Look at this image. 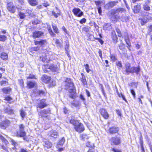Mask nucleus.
<instances>
[{
  "label": "nucleus",
  "mask_w": 152,
  "mask_h": 152,
  "mask_svg": "<svg viewBox=\"0 0 152 152\" xmlns=\"http://www.w3.org/2000/svg\"><path fill=\"white\" fill-rule=\"evenodd\" d=\"M65 89L66 90L68 89L70 93L69 96L70 98L74 99L75 96V87L73 82H72L70 78L66 79L65 81Z\"/></svg>",
  "instance_id": "f257e3e1"
},
{
  "label": "nucleus",
  "mask_w": 152,
  "mask_h": 152,
  "mask_svg": "<svg viewBox=\"0 0 152 152\" xmlns=\"http://www.w3.org/2000/svg\"><path fill=\"white\" fill-rule=\"evenodd\" d=\"M16 8L18 10H21L22 8L21 6H19L18 5L15 7L14 5L13 2H9L7 5V10L11 13H14L16 11Z\"/></svg>",
  "instance_id": "f03ea898"
},
{
  "label": "nucleus",
  "mask_w": 152,
  "mask_h": 152,
  "mask_svg": "<svg viewBox=\"0 0 152 152\" xmlns=\"http://www.w3.org/2000/svg\"><path fill=\"white\" fill-rule=\"evenodd\" d=\"M50 113V110L49 108H48L41 110L39 112L38 114L41 117L49 119L50 118V116L46 115Z\"/></svg>",
  "instance_id": "7ed1b4c3"
},
{
  "label": "nucleus",
  "mask_w": 152,
  "mask_h": 152,
  "mask_svg": "<svg viewBox=\"0 0 152 152\" xmlns=\"http://www.w3.org/2000/svg\"><path fill=\"white\" fill-rule=\"evenodd\" d=\"M42 68L44 70V71L45 72H46L47 71V70H44L46 68V69H50L53 72L57 71L59 69V67L57 66V65L53 64H51L49 66L47 64L43 65V66Z\"/></svg>",
  "instance_id": "20e7f679"
},
{
  "label": "nucleus",
  "mask_w": 152,
  "mask_h": 152,
  "mask_svg": "<svg viewBox=\"0 0 152 152\" xmlns=\"http://www.w3.org/2000/svg\"><path fill=\"white\" fill-rule=\"evenodd\" d=\"M44 33L39 31H35L32 33V37L35 39L41 38L44 36Z\"/></svg>",
  "instance_id": "39448f33"
},
{
  "label": "nucleus",
  "mask_w": 152,
  "mask_h": 152,
  "mask_svg": "<svg viewBox=\"0 0 152 152\" xmlns=\"http://www.w3.org/2000/svg\"><path fill=\"white\" fill-rule=\"evenodd\" d=\"M10 124V121L8 119H5L0 123V127L4 129L9 126Z\"/></svg>",
  "instance_id": "423d86ee"
},
{
  "label": "nucleus",
  "mask_w": 152,
  "mask_h": 152,
  "mask_svg": "<svg viewBox=\"0 0 152 152\" xmlns=\"http://www.w3.org/2000/svg\"><path fill=\"white\" fill-rule=\"evenodd\" d=\"M72 12L75 15L79 17H81L83 14V12L78 8H74L72 10Z\"/></svg>",
  "instance_id": "0eeeda50"
},
{
  "label": "nucleus",
  "mask_w": 152,
  "mask_h": 152,
  "mask_svg": "<svg viewBox=\"0 0 152 152\" xmlns=\"http://www.w3.org/2000/svg\"><path fill=\"white\" fill-rule=\"evenodd\" d=\"M126 10L123 8H118L115 9L111 11V14L115 15L118 14V15L120 13H122L123 12H125Z\"/></svg>",
  "instance_id": "6e6552de"
},
{
  "label": "nucleus",
  "mask_w": 152,
  "mask_h": 152,
  "mask_svg": "<svg viewBox=\"0 0 152 152\" xmlns=\"http://www.w3.org/2000/svg\"><path fill=\"white\" fill-rule=\"evenodd\" d=\"M74 128L76 131L79 132H83L85 129L83 125L79 123L75 126H74Z\"/></svg>",
  "instance_id": "1a4fd4ad"
},
{
  "label": "nucleus",
  "mask_w": 152,
  "mask_h": 152,
  "mask_svg": "<svg viewBox=\"0 0 152 152\" xmlns=\"http://www.w3.org/2000/svg\"><path fill=\"white\" fill-rule=\"evenodd\" d=\"M111 142L115 145L120 144L121 142V138L120 137H112L110 139Z\"/></svg>",
  "instance_id": "9d476101"
},
{
  "label": "nucleus",
  "mask_w": 152,
  "mask_h": 152,
  "mask_svg": "<svg viewBox=\"0 0 152 152\" xmlns=\"http://www.w3.org/2000/svg\"><path fill=\"white\" fill-rule=\"evenodd\" d=\"M47 106V104L45 102V99L41 100L39 103H38L37 107L40 109H42Z\"/></svg>",
  "instance_id": "9b49d317"
},
{
  "label": "nucleus",
  "mask_w": 152,
  "mask_h": 152,
  "mask_svg": "<svg viewBox=\"0 0 152 152\" xmlns=\"http://www.w3.org/2000/svg\"><path fill=\"white\" fill-rule=\"evenodd\" d=\"M100 112L102 115L105 119H107L109 118V114L107 111L104 109L100 110Z\"/></svg>",
  "instance_id": "f8f14e48"
},
{
  "label": "nucleus",
  "mask_w": 152,
  "mask_h": 152,
  "mask_svg": "<svg viewBox=\"0 0 152 152\" xmlns=\"http://www.w3.org/2000/svg\"><path fill=\"white\" fill-rule=\"evenodd\" d=\"M20 136L23 137L26 135V133L24 130V126L22 124L19 125Z\"/></svg>",
  "instance_id": "ddd939ff"
},
{
  "label": "nucleus",
  "mask_w": 152,
  "mask_h": 152,
  "mask_svg": "<svg viewBox=\"0 0 152 152\" xmlns=\"http://www.w3.org/2000/svg\"><path fill=\"white\" fill-rule=\"evenodd\" d=\"M119 130L118 127L113 126L110 128L109 129V132L111 134H113L117 133Z\"/></svg>",
  "instance_id": "4468645a"
},
{
  "label": "nucleus",
  "mask_w": 152,
  "mask_h": 152,
  "mask_svg": "<svg viewBox=\"0 0 152 152\" xmlns=\"http://www.w3.org/2000/svg\"><path fill=\"white\" fill-rule=\"evenodd\" d=\"M126 71L128 74L132 73V67H130V64L128 63H127L125 64Z\"/></svg>",
  "instance_id": "2eb2a0df"
},
{
  "label": "nucleus",
  "mask_w": 152,
  "mask_h": 152,
  "mask_svg": "<svg viewBox=\"0 0 152 152\" xmlns=\"http://www.w3.org/2000/svg\"><path fill=\"white\" fill-rule=\"evenodd\" d=\"M112 15L111 17V20L114 23H115L118 21L119 19L121 18L120 17L118 14Z\"/></svg>",
  "instance_id": "dca6fc26"
},
{
  "label": "nucleus",
  "mask_w": 152,
  "mask_h": 152,
  "mask_svg": "<svg viewBox=\"0 0 152 152\" xmlns=\"http://www.w3.org/2000/svg\"><path fill=\"white\" fill-rule=\"evenodd\" d=\"M112 38L113 41V42L116 43L118 42V39L117 35L116 34L115 32V31H113L111 34Z\"/></svg>",
  "instance_id": "f3484780"
},
{
  "label": "nucleus",
  "mask_w": 152,
  "mask_h": 152,
  "mask_svg": "<svg viewBox=\"0 0 152 152\" xmlns=\"http://www.w3.org/2000/svg\"><path fill=\"white\" fill-rule=\"evenodd\" d=\"M141 10L140 5L139 4H137L135 5L133 9L134 12L135 13H137L140 11Z\"/></svg>",
  "instance_id": "a211bd4d"
},
{
  "label": "nucleus",
  "mask_w": 152,
  "mask_h": 152,
  "mask_svg": "<svg viewBox=\"0 0 152 152\" xmlns=\"http://www.w3.org/2000/svg\"><path fill=\"white\" fill-rule=\"evenodd\" d=\"M42 78L43 82L46 83H48L50 80V76L45 75H43Z\"/></svg>",
  "instance_id": "6ab92c4d"
},
{
  "label": "nucleus",
  "mask_w": 152,
  "mask_h": 152,
  "mask_svg": "<svg viewBox=\"0 0 152 152\" xmlns=\"http://www.w3.org/2000/svg\"><path fill=\"white\" fill-rule=\"evenodd\" d=\"M43 145L45 147L47 148H50L52 145V144L50 142L47 140L44 141Z\"/></svg>",
  "instance_id": "aec40b11"
},
{
  "label": "nucleus",
  "mask_w": 152,
  "mask_h": 152,
  "mask_svg": "<svg viewBox=\"0 0 152 152\" xmlns=\"http://www.w3.org/2000/svg\"><path fill=\"white\" fill-rule=\"evenodd\" d=\"M54 40L55 41V43L57 47L61 48L63 47V44L58 39H56Z\"/></svg>",
  "instance_id": "412c9836"
},
{
  "label": "nucleus",
  "mask_w": 152,
  "mask_h": 152,
  "mask_svg": "<svg viewBox=\"0 0 152 152\" xmlns=\"http://www.w3.org/2000/svg\"><path fill=\"white\" fill-rule=\"evenodd\" d=\"M81 75L82 77L80 78V80H81L83 85H87V83L84 75V74L82 73L81 74Z\"/></svg>",
  "instance_id": "4be33fe9"
},
{
  "label": "nucleus",
  "mask_w": 152,
  "mask_h": 152,
  "mask_svg": "<svg viewBox=\"0 0 152 152\" xmlns=\"http://www.w3.org/2000/svg\"><path fill=\"white\" fill-rule=\"evenodd\" d=\"M132 73H136L137 74H138V72H140V66L138 67H132Z\"/></svg>",
  "instance_id": "5701e85b"
},
{
  "label": "nucleus",
  "mask_w": 152,
  "mask_h": 152,
  "mask_svg": "<svg viewBox=\"0 0 152 152\" xmlns=\"http://www.w3.org/2000/svg\"><path fill=\"white\" fill-rule=\"evenodd\" d=\"M0 57L2 59L4 60H7L8 58L7 54L4 52H2L1 53Z\"/></svg>",
  "instance_id": "b1692460"
},
{
  "label": "nucleus",
  "mask_w": 152,
  "mask_h": 152,
  "mask_svg": "<svg viewBox=\"0 0 152 152\" xmlns=\"http://www.w3.org/2000/svg\"><path fill=\"white\" fill-rule=\"evenodd\" d=\"M27 85L29 88H32L35 86L36 83L34 81H28L27 82Z\"/></svg>",
  "instance_id": "393cba45"
},
{
  "label": "nucleus",
  "mask_w": 152,
  "mask_h": 152,
  "mask_svg": "<svg viewBox=\"0 0 152 152\" xmlns=\"http://www.w3.org/2000/svg\"><path fill=\"white\" fill-rule=\"evenodd\" d=\"M112 27L110 23H106L104 24L103 26V29L104 30H110Z\"/></svg>",
  "instance_id": "a878e982"
},
{
  "label": "nucleus",
  "mask_w": 152,
  "mask_h": 152,
  "mask_svg": "<svg viewBox=\"0 0 152 152\" xmlns=\"http://www.w3.org/2000/svg\"><path fill=\"white\" fill-rule=\"evenodd\" d=\"M50 136L56 138L57 136L58 133L55 131L51 130L49 133Z\"/></svg>",
  "instance_id": "bb28decb"
},
{
  "label": "nucleus",
  "mask_w": 152,
  "mask_h": 152,
  "mask_svg": "<svg viewBox=\"0 0 152 152\" xmlns=\"http://www.w3.org/2000/svg\"><path fill=\"white\" fill-rule=\"evenodd\" d=\"M121 20L123 22H128L129 18L128 16L126 15H123L120 17Z\"/></svg>",
  "instance_id": "cd10ccee"
},
{
  "label": "nucleus",
  "mask_w": 152,
  "mask_h": 152,
  "mask_svg": "<svg viewBox=\"0 0 152 152\" xmlns=\"http://www.w3.org/2000/svg\"><path fill=\"white\" fill-rule=\"evenodd\" d=\"M5 112L11 115L14 113L13 110L9 108H6L4 110Z\"/></svg>",
  "instance_id": "c85d7f7f"
},
{
  "label": "nucleus",
  "mask_w": 152,
  "mask_h": 152,
  "mask_svg": "<svg viewBox=\"0 0 152 152\" xmlns=\"http://www.w3.org/2000/svg\"><path fill=\"white\" fill-rule=\"evenodd\" d=\"M2 91L4 93L7 94L10 93L11 91V89L9 87H6L4 88Z\"/></svg>",
  "instance_id": "c756f323"
},
{
  "label": "nucleus",
  "mask_w": 152,
  "mask_h": 152,
  "mask_svg": "<svg viewBox=\"0 0 152 152\" xmlns=\"http://www.w3.org/2000/svg\"><path fill=\"white\" fill-rule=\"evenodd\" d=\"M118 3V1H112L110 2L107 4L109 7H112Z\"/></svg>",
  "instance_id": "7c9ffc66"
},
{
  "label": "nucleus",
  "mask_w": 152,
  "mask_h": 152,
  "mask_svg": "<svg viewBox=\"0 0 152 152\" xmlns=\"http://www.w3.org/2000/svg\"><path fill=\"white\" fill-rule=\"evenodd\" d=\"M0 139L6 145H7L8 144L9 142L8 141L0 134Z\"/></svg>",
  "instance_id": "2f4dec72"
},
{
  "label": "nucleus",
  "mask_w": 152,
  "mask_h": 152,
  "mask_svg": "<svg viewBox=\"0 0 152 152\" xmlns=\"http://www.w3.org/2000/svg\"><path fill=\"white\" fill-rule=\"evenodd\" d=\"M28 2L30 4L34 6L37 5V2L36 0H28Z\"/></svg>",
  "instance_id": "473e14b6"
},
{
  "label": "nucleus",
  "mask_w": 152,
  "mask_h": 152,
  "mask_svg": "<svg viewBox=\"0 0 152 152\" xmlns=\"http://www.w3.org/2000/svg\"><path fill=\"white\" fill-rule=\"evenodd\" d=\"M80 137L81 140H87L88 139L89 137L88 135L83 134L81 135L80 136Z\"/></svg>",
  "instance_id": "72a5a7b5"
},
{
  "label": "nucleus",
  "mask_w": 152,
  "mask_h": 152,
  "mask_svg": "<svg viewBox=\"0 0 152 152\" xmlns=\"http://www.w3.org/2000/svg\"><path fill=\"white\" fill-rule=\"evenodd\" d=\"M7 39V36L5 35H0V41L4 42Z\"/></svg>",
  "instance_id": "f704fd0d"
},
{
  "label": "nucleus",
  "mask_w": 152,
  "mask_h": 152,
  "mask_svg": "<svg viewBox=\"0 0 152 152\" xmlns=\"http://www.w3.org/2000/svg\"><path fill=\"white\" fill-rule=\"evenodd\" d=\"M70 123L73 124L75 126L78 124L79 123L77 121L75 120L74 119H71L70 121Z\"/></svg>",
  "instance_id": "c9c22d12"
},
{
  "label": "nucleus",
  "mask_w": 152,
  "mask_h": 152,
  "mask_svg": "<svg viewBox=\"0 0 152 152\" xmlns=\"http://www.w3.org/2000/svg\"><path fill=\"white\" fill-rule=\"evenodd\" d=\"M47 42L46 39H42L39 41L40 45L41 46L45 45L47 43Z\"/></svg>",
  "instance_id": "e433bc0d"
},
{
  "label": "nucleus",
  "mask_w": 152,
  "mask_h": 152,
  "mask_svg": "<svg viewBox=\"0 0 152 152\" xmlns=\"http://www.w3.org/2000/svg\"><path fill=\"white\" fill-rule=\"evenodd\" d=\"M20 114L22 118H23L26 115V113L22 110L20 111Z\"/></svg>",
  "instance_id": "4c0bfd02"
},
{
  "label": "nucleus",
  "mask_w": 152,
  "mask_h": 152,
  "mask_svg": "<svg viewBox=\"0 0 152 152\" xmlns=\"http://www.w3.org/2000/svg\"><path fill=\"white\" fill-rule=\"evenodd\" d=\"M148 20L147 18H145L141 19V21L142 25H143L145 23L147 22Z\"/></svg>",
  "instance_id": "58836bf2"
},
{
  "label": "nucleus",
  "mask_w": 152,
  "mask_h": 152,
  "mask_svg": "<svg viewBox=\"0 0 152 152\" xmlns=\"http://www.w3.org/2000/svg\"><path fill=\"white\" fill-rule=\"evenodd\" d=\"M138 84V82H134L130 83V86L132 87L136 88Z\"/></svg>",
  "instance_id": "ea45409f"
},
{
  "label": "nucleus",
  "mask_w": 152,
  "mask_h": 152,
  "mask_svg": "<svg viewBox=\"0 0 152 152\" xmlns=\"http://www.w3.org/2000/svg\"><path fill=\"white\" fill-rule=\"evenodd\" d=\"M143 8L144 10L146 11H149L150 10V8L149 6L146 4L143 5Z\"/></svg>",
  "instance_id": "a19ab883"
},
{
  "label": "nucleus",
  "mask_w": 152,
  "mask_h": 152,
  "mask_svg": "<svg viewBox=\"0 0 152 152\" xmlns=\"http://www.w3.org/2000/svg\"><path fill=\"white\" fill-rule=\"evenodd\" d=\"M65 141V139L64 137H62L59 141L58 144L60 145H62Z\"/></svg>",
  "instance_id": "79ce46f5"
},
{
  "label": "nucleus",
  "mask_w": 152,
  "mask_h": 152,
  "mask_svg": "<svg viewBox=\"0 0 152 152\" xmlns=\"http://www.w3.org/2000/svg\"><path fill=\"white\" fill-rule=\"evenodd\" d=\"M125 45L122 43H121L119 45V49L122 50H124L125 49Z\"/></svg>",
  "instance_id": "37998d69"
},
{
  "label": "nucleus",
  "mask_w": 152,
  "mask_h": 152,
  "mask_svg": "<svg viewBox=\"0 0 152 152\" xmlns=\"http://www.w3.org/2000/svg\"><path fill=\"white\" fill-rule=\"evenodd\" d=\"M52 27L54 30V32L56 33H58L59 32L57 27L56 25H52Z\"/></svg>",
  "instance_id": "c03bdc74"
},
{
  "label": "nucleus",
  "mask_w": 152,
  "mask_h": 152,
  "mask_svg": "<svg viewBox=\"0 0 152 152\" xmlns=\"http://www.w3.org/2000/svg\"><path fill=\"white\" fill-rule=\"evenodd\" d=\"M125 41L126 44L128 45V46H127V47L129 48L128 47H130L131 46V43L129 41V38H127V39H125Z\"/></svg>",
  "instance_id": "a18cd8bd"
},
{
  "label": "nucleus",
  "mask_w": 152,
  "mask_h": 152,
  "mask_svg": "<svg viewBox=\"0 0 152 152\" xmlns=\"http://www.w3.org/2000/svg\"><path fill=\"white\" fill-rule=\"evenodd\" d=\"M84 66H85V69L87 72L88 73H89L91 70L89 69V65L88 64H86V65H84Z\"/></svg>",
  "instance_id": "49530a36"
},
{
  "label": "nucleus",
  "mask_w": 152,
  "mask_h": 152,
  "mask_svg": "<svg viewBox=\"0 0 152 152\" xmlns=\"http://www.w3.org/2000/svg\"><path fill=\"white\" fill-rule=\"evenodd\" d=\"M90 28V27H85L82 28V30L86 32H87L89 31Z\"/></svg>",
  "instance_id": "de8ad7c7"
},
{
  "label": "nucleus",
  "mask_w": 152,
  "mask_h": 152,
  "mask_svg": "<svg viewBox=\"0 0 152 152\" xmlns=\"http://www.w3.org/2000/svg\"><path fill=\"white\" fill-rule=\"evenodd\" d=\"M86 146L87 147L92 148L94 146V145L91 142H87L86 143Z\"/></svg>",
  "instance_id": "09e8293b"
},
{
  "label": "nucleus",
  "mask_w": 152,
  "mask_h": 152,
  "mask_svg": "<svg viewBox=\"0 0 152 152\" xmlns=\"http://www.w3.org/2000/svg\"><path fill=\"white\" fill-rule=\"evenodd\" d=\"M8 84V82L6 81H2L0 82V84L1 86H5Z\"/></svg>",
  "instance_id": "8fccbe9b"
},
{
  "label": "nucleus",
  "mask_w": 152,
  "mask_h": 152,
  "mask_svg": "<svg viewBox=\"0 0 152 152\" xmlns=\"http://www.w3.org/2000/svg\"><path fill=\"white\" fill-rule=\"evenodd\" d=\"M19 15L20 17V18L21 19L24 18L25 17V15L24 13L21 12H19Z\"/></svg>",
  "instance_id": "3c124183"
},
{
  "label": "nucleus",
  "mask_w": 152,
  "mask_h": 152,
  "mask_svg": "<svg viewBox=\"0 0 152 152\" xmlns=\"http://www.w3.org/2000/svg\"><path fill=\"white\" fill-rule=\"evenodd\" d=\"M116 31L118 34V36L121 37V34L120 30L118 28H116Z\"/></svg>",
  "instance_id": "603ef678"
},
{
  "label": "nucleus",
  "mask_w": 152,
  "mask_h": 152,
  "mask_svg": "<svg viewBox=\"0 0 152 152\" xmlns=\"http://www.w3.org/2000/svg\"><path fill=\"white\" fill-rule=\"evenodd\" d=\"M5 100L8 101L9 102H10L12 100V98L9 96H7L5 97Z\"/></svg>",
  "instance_id": "864d4df0"
},
{
  "label": "nucleus",
  "mask_w": 152,
  "mask_h": 152,
  "mask_svg": "<svg viewBox=\"0 0 152 152\" xmlns=\"http://www.w3.org/2000/svg\"><path fill=\"white\" fill-rule=\"evenodd\" d=\"M97 7V8L99 14L100 15H101L102 13V8L101 7L98 6Z\"/></svg>",
  "instance_id": "5fc2aeb1"
},
{
  "label": "nucleus",
  "mask_w": 152,
  "mask_h": 152,
  "mask_svg": "<svg viewBox=\"0 0 152 152\" xmlns=\"http://www.w3.org/2000/svg\"><path fill=\"white\" fill-rule=\"evenodd\" d=\"M38 94L40 96H45V92L42 91H38Z\"/></svg>",
  "instance_id": "6e6d98bb"
},
{
  "label": "nucleus",
  "mask_w": 152,
  "mask_h": 152,
  "mask_svg": "<svg viewBox=\"0 0 152 152\" xmlns=\"http://www.w3.org/2000/svg\"><path fill=\"white\" fill-rule=\"evenodd\" d=\"M19 83L20 85V86L22 87H23L24 86V83L22 79H20L19 80H18Z\"/></svg>",
  "instance_id": "4d7b16f0"
},
{
  "label": "nucleus",
  "mask_w": 152,
  "mask_h": 152,
  "mask_svg": "<svg viewBox=\"0 0 152 152\" xmlns=\"http://www.w3.org/2000/svg\"><path fill=\"white\" fill-rule=\"evenodd\" d=\"M86 20L85 18H83L79 21V23L81 24H83L86 22Z\"/></svg>",
  "instance_id": "13d9d810"
},
{
  "label": "nucleus",
  "mask_w": 152,
  "mask_h": 152,
  "mask_svg": "<svg viewBox=\"0 0 152 152\" xmlns=\"http://www.w3.org/2000/svg\"><path fill=\"white\" fill-rule=\"evenodd\" d=\"M52 14L56 18H57L58 16L60 15L59 13H56L54 11L52 12Z\"/></svg>",
  "instance_id": "bf43d9fd"
},
{
  "label": "nucleus",
  "mask_w": 152,
  "mask_h": 152,
  "mask_svg": "<svg viewBox=\"0 0 152 152\" xmlns=\"http://www.w3.org/2000/svg\"><path fill=\"white\" fill-rule=\"evenodd\" d=\"M130 91L131 94L133 95L134 98H135V97L136 94L134 91L132 89H131Z\"/></svg>",
  "instance_id": "052dcab7"
},
{
  "label": "nucleus",
  "mask_w": 152,
  "mask_h": 152,
  "mask_svg": "<svg viewBox=\"0 0 152 152\" xmlns=\"http://www.w3.org/2000/svg\"><path fill=\"white\" fill-rule=\"evenodd\" d=\"M27 79L35 78L34 75L33 74H30L28 77H27Z\"/></svg>",
  "instance_id": "680f3d73"
},
{
  "label": "nucleus",
  "mask_w": 152,
  "mask_h": 152,
  "mask_svg": "<svg viewBox=\"0 0 152 152\" xmlns=\"http://www.w3.org/2000/svg\"><path fill=\"white\" fill-rule=\"evenodd\" d=\"M95 39L97 40L100 43L101 45L103 44V41L99 38H95Z\"/></svg>",
  "instance_id": "e2e57ef3"
},
{
  "label": "nucleus",
  "mask_w": 152,
  "mask_h": 152,
  "mask_svg": "<svg viewBox=\"0 0 152 152\" xmlns=\"http://www.w3.org/2000/svg\"><path fill=\"white\" fill-rule=\"evenodd\" d=\"M110 58L112 61H114L115 60L116 58L115 55H111Z\"/></svg>",
  "instance_id": "0e129e2a"
},
{
  "label": "nucleus",
  "mask_w": 152,
  "mask_h": 152,
  "mask_svg": "<svg viewBox=\"0 0 152 152\" xmlns=\"http://www.w3.org/2000/svg\"><path fill=\"white\" fill-rule=\"evenodd\" d=\"M11 141L12 142V144L13 145L15 146L18 145L17 143L13 139H11Z\"/></svg>",
  "instance_id": "69168bd1"
},
{
  "label": "nucleus",
  "mask_w": 152,
  "mask_h": 152,
  "mask_svg": "<svg viewBox=\"0 0 152 152\" xmlns=\"http://www.w3.org/2000/svg\"><path fill=\"white\" fill-rule=\"evenodd\" d=\"M116 65L118 67H121L122 64L121 62L120 61L116 62Z\"/></svg>",
  "instance_id": "338daca9"
},
{
  "label": "nucleus",
  "mask_w": 152,
  "mask_h": 152,
  "mask_svg": "<svg viewBox=\"0 0 152 152\" xmlns=\"http://www.w3.org/2000/svg\"><path fill=\"white\" fill-rule=\"evenodd\" d=\"M112 151L114 152H121V151L120 150L114 148H113L112 149Z\"/></svg>",
  "instance_id": "774afa93"
}]
</instances>
